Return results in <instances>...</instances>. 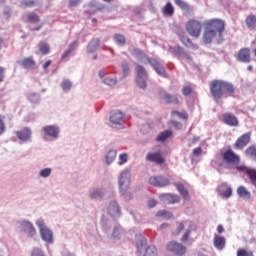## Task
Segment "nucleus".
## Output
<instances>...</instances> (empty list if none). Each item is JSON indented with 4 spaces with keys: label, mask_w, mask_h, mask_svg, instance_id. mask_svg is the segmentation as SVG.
Listing matches in <instances>:
<instances>
[{
    "label": "nucleus",
    "mask_w": 256,
    "mask_h": 256,
    "mask_svg": "<svg viewBox=\"0 0 256 256\" xmlns=\"http://www.w3.org/2000/svg\"><path fill=\"white\" fill-rule=\"evenodd\" d=\"M221 161L218 162V167L221 169H231L235 167L238 173H245L250 183L256 188V169L249 168L241 163V156L235 153L233 149L229 148L220 152Z\"/></svg>",
    "instance_id": "nucleus-1"
},
{
    "label": "nucleus",
    "mask_w": 256,
    "mask_h": 256,
    "mask_svg": "<svg viewBox=\"0 0 256 256\" xmlns=\"http://www.w3.org/2000/svg\"><path fill=\"white\" fill-rule=\"evenodd\" d=\"M203 42L206 45L213 43L215 37H222L225 31V22L221 19L213 18L204 23Z\"/></svg>",
    "instance_id": "nucleus-2"
},
{
    "label": "nucleus",
    "mask_w": 256,
    "mask_h": 256,
    "mask_svg": "<svg viewBox=\"0 0 256 256\" xmlns=\"http://www.w3.org/2000/svg\"><path fill=\"white\" fill-rule=\"evenodd\" d=\"M235 93V86L224 80H213L210 82V95L214 101H219L225 95H233Z\"/></svg>",
    "instance_id": "nucleus-3"
},
{
    "label": "nucleus",
    "mask_w": 256,
    "mask_h": 256,
    "mask_svg": "<svg viewBox=\"0 0 256 256\" xmlns=\"http://www.w3.org/2000/svg\"><path fill=\"white\" fill-rule=\"evenodd\" d=\"M185 29L191 37L199 39L201 37V31L203 30V24L199 20L190 19L186 22Z\"/></svg>",
    "instance_id": "nucleus-4"
},
{
    "label": "nucleus",
    "mask_w": 256,
    "mask_h": 256,
    "mask_svg": "<svg viewBox=\"0 0 256 256\" xmlns=\"http://www.w3.org/2000/svg\"><path fill=\"white\" fill-rule=\"evenodd\" d=\"M36 225L39 228L42 241H45V243L48 244L53 243V231L45 226V221L43 219H39L36 221Z\"/></svg>",
    "instance_id": "nucleus-5"
},
{
    "label": "nucleus",
    "mask_w": 256,
    "mask_h": 256,
    "mask_svg": "<svg viewBox=\"0 0 256 256\" xmlns=\"http://www.w3.org/2000/svg\"><path fill=\"white\" fill-rule=\"evenodd\" d=\"M136 71V84L140 89H145L147 87V70H145V67L141 65H136L135 68Z\"/></svg>",
    "instance_id": "nucleus-6"
},
{
    "label": "nucleus",
    "mask_w": 256,
    "mask_h": 256,
    "mask_svg": "<svg viewBox=\"0 0 256 256\" xmlns=\"http://www.w3.org/2000/svg\"><path fill=\"white\" fill-rule=\"evenodd\" d=\"M167 251H170V253H175V255L183 256L185 253H187V247H185L183 244L175 241H170L166 245Z\"/></svg>",
    "instance_id": "nucleus-7"
},
{
    "label": "nucleus",
    "mask_w": 256,
    "mask_h": 256,
    "mask_svg": "<svg viewBox=\"0 0 256 256\" xmlns=\"http://www.w3.org/2000/svg\"><path fill=\"white\" fill-rule=\"evenodd\" d=\"M147 62L149 63V65H151L154 71H156L157 75L165 78L169 77L167 71H165V67L162 65L161 62H159V60L155 58H147Z\"/></svg>",
    "instance_id": "nucleus-8"
},
{
    "label": "nucleus",
    "mask_w": 256,
    "mask_h": 256,
    "mask_svg": "<svg viewBox=\"0 0 256 256\" xmlns=\"http://www.w3.org/2000/svg\"><path fill=\"white\" fill-rule=\"evenodd\" d=\"M130 183H131V175L129 174V172L127 171L122 172L119 177V187H120L121 193H125V191L129 189Z\"/></svg>",
    "instance_id": "nucleus-9"
},
{
    "label": "nucleus",
    "mask_w": 256,
    "mask_h": 256,
    "mask_svg": "<svg viewBox=\"0 0 256 256\" xmlns=\"http://www.w3.org/2000/svg\"><path fill=\"white\" fill-rule=\"evenodd\" d=\"M248 143H251V132L245 133L238 137L234 143V148L244 149V147H247Z\"/></svg>",
    "instance_id": "nucleus-10"
},
{
    "label": "nucleus",
    "mask_w": 256,
    "mask_h": 256,
    "mask_svg": "<svg viewBox=\"0 0 256 256\" xmlns=\"http://www.w3.org/2000/svg\"><path fill=\"white\" fill-rule=\"evenodd\" d=\"M20 229L26 233L28 237H35V235H37V230H35V227H33V224L29 221H22L20 223Z\"/></svg>",
    "instance_id": "nucleus-11"
},
{
    "label": "nucleus",
    "mask_w": 256,
    "mask_h": 256,
    "mask_svg": "<svg viewBox=\"0 0 256 256\" xmlns=\"http://www.w3.org/2000/svg\"><path fill=\"white\" fill-rule=\"evenodd\" d=\"M149 183L154 187H167L169 185V179L163 176H152L149 178Z\"/></svg>",
    "instance_id": "nucleus-12"
},
{
    "label": "nucleus",
    "mask_w": 256,
    "mask_h": 256,
    "mask_svg": "<svg viewBox=\"0 0 256 256\" xmlns=\"http://www.w3.org/2000/svg\"><path fill=\"white\" fill-rule=\"evenodd\" d=\"M222 121L225 125H229V127H237L239 125L237 117L229 112L222 114Z\"/></svg>",
    "instance_id": "nucleus-13"
},
{
    "label": "nucleus",
    "mask_w": 256,
    "mask_h": 256,
    "mask_svg": "<svg viewBox=\"0 0 256 256\" xmlns=\"http://www.w3.org/2000/svg\"><path fill=\"white\" fill-rule=\"evenodd\" d=\"M146 160L151 163H157V165H163L165 163V158L159 152H150L146 155Z\"/></svg>",
    "instance_id": "nucleus-14"
},
{
    "label": "nucleus",
    "mask_w": 256,
    "mask_h": 256,
    "mask_svg": "<svg viewBox=\"0 0 256 256\" xmlns=\"http://www.w3.org/2000/svg\"><path fill=\"white\" fill-rule=\"evenodd\" d=\"M238 60L242 63H250L251 62V50L249 48H242L238 52Z\"/></svg>",
    "instance_id": "nucleus-15"
},
{
    "label": "nucleus",
    "mask_w": 256,
    "mask_h": 256,
    "mask_svg": "<svg viewBox=\"0 0 256 256\" xmlns=\"http://www.w3.org/2000/svg\"><path fill=\"white\" fill-rule=\"evenodd\" d=\"M31 128L29 127H24L22 130L20 131H16V137L20 140V141H29V139H31Z\"/></svg>",
    "instance_id": "nucleus-16"
},
{
    "label": "nucleus",
    "mask_w": 256,
    "mask_h": 256,
    "mask_svg": "<svg viewBox=\"0 0 256 256\" xmlns=\"http://www.w3.org/2000/svg\"><path fill=\"white\" fill-rule=\"evenodd\" d=\"M161 199L164 203H168V205H175V203H179V201H181V197L177 194H163Z\"/></svg>",
    "instance_id": "nucleus-17"
},
{
    "label": "nucleus",
    "mask_w": 256,
    "mask_h": 256,
    "mask_svg": "<svg viewBox=\"0 0 256 256\" xmlns=\"http://www.w3.org/2000/svg\"><path fill=\"white\" fill-rule=\"evenodd\" d=\"M124 115L121 111H113L110 115V123L112 125H121L123 123Z\"/></svg>",
    "instance_id": "nucleus-18"
},
{
    "label": "nucleus",
    "mask_w": 256,
    "mask_h": 256,
    "mask_svg": "<svg viewBox=\"0 0 256 256\" xmlns=\"http://www.w3.org/2000/svg\"><path fill=\"white\" fill-rule=\"evenodd\" d=\"M18 63L24 69H33V67H35V65H37V62H35V59H33V57H26Z\"/></svg>",
    "instance_id": "nucleus-19"
},
{
    "label": "nucleus",
    "mask_w": 256,
    "mask_h": 256,
    "mask_svg": "<svg viewBox=\"0 0 256 256\" xmlns=\"http://www.w3.org/2000/svg\"><path fill=\"white\" fill-rule=\"evenodd\" d=\"M108 213L112 215V217H119L121 215V208L116 201H112L108 207Z\"/></svg>",
    "instance_id": "nucleus-20"
},
{
    "label": "nucleus",
    "mask_w": 256,
    "mask_h": 256,
    "mask_svg": "<svg viewBox=\"0 0 256 256\" xmlns=\"http://www.w3.org/2000/svg\"><path fill=\"white\" fill-rule=\"evenodd\" d=\"M213 243H214V247L218 249V251H223V249H225V243H226L225 237L220 235H215Z\"/></svg>",
    "instance_id": "nucleus-21"
},
{
    "label": "nucleus",
    "mask_w": 256,
    "mask_h": 256,
    "mask_svg": "<svg viewBox=\"0 0 256 256\" xmlns=\"http://www.w3.org/2000/svg\"><path fill=\"white\" fill-rule=\"evenodd\" d=\"M43 131L45 135L52 137V139H57V137H59V130H57L55 126H45Z\"/></svg>",
    "instance_id": "nucleus-22"
},
{
    "label": "nucleus",
    "mask_w": 256,
    "mask_h": 256,
    "mask_svg": "<svg viewBox=\"0 0 256 256\" xmlns=\"http://www.w3.org/2000/svg\"><path fill=\"white\" fill-rule=\"evenodd\" d=\"M163 101H164V103H166L167 105H171V103H173V105H179V104L181 103V102L179 101V98H177V96L171 95V94H169V93H164Z\"/></svg>",
    "instance_id": "nucleus-23"
},
{
    "label": "nucleus",
    "mask_w": 256,
    "mask_h": 256,
    "mask_svg": "<svg viewBox=\"0 0 256 256\" xmlns=\"http://www.w3.org/2000/svg\"><path fill=\"white\" fill-rule=\"evenodd\" d=\"M101 45V40L99 38H94L90 41L87 47L88 53H95L97 49H99V46Z\"/></svg>",
    "instance_id": "nucleus-24"
},
{
    "label": "nucleus",
    "mask_w": 256,
    "mask_h": 256,
    "mask_svg": "<svg viewBox=\"0 0 256 256\" xmlns=\"http://www.w3.org/2000/svg\"><path fill=\"white\" fill-rule=\"evenodd\" d=\"M177 191L180 193V195H182L183 199H185L186 201H189L190 197H189V191L185 189V186L181 183H174Z\"/></svg>",
    "instance_id": "nucleus-25"
},
{
    "label": "nucleus",
    "mask_w": 256,
    "mask_h": 256,
    "mask_svg": "<svg viewBox=\"0 0 256 256\" xmlns=\"http://www.w3.org/2000/svg\"><path fill=\"white\" fill-rule=\"evenodd\" d=\"M246 26L251 30L256 29V16L254 14H250L245 19Z\"/></svg>",
    "instance_id": "nucleus-26"
},
{
    "label": "nucleus",
    "mask_w": 256,
    "mask_h": 256,
    "mask_svg": "<svg viewBox=\"0 0 256 256\" xmlns=\"http://www.w3.org/2000/svg\"><path fill=\"white\" fill-rule=\"evenodd\" d=\"M237 195L242 199H251V192L245 186H239L237 188Z\"/></svg>",
    "instance_id": "nucleus-27"
},
{
    "label": "nucleus",
    "mask_w": 256,
    "mask_h": 256,
    "mask_svg": "<svg viewBox=\"0 0 256 256\" xmlns=\"http://www.w3.org/2000/svg\"><path fill=\"white\" fill-rule=\"evenodd\" d=\"M180 41L185 47H191L192 49H198L199 47L197 44H193L191 41V38L185 36V35H180Z\"/></svg>",
    "instance_id": "nucleus-28"
},
{
    "label": "nucleus",
    "mask_w": 256,
    "mask_h": 256,
    "mask_svg": "<svg viewBox=\"0 0 256 256\" xmlns=\"http://www.w3.org/2000/svg\"><path fill=\"white\" fill-rule=\"evenodd\" d=\"M85 7L86 10L84 13H86V15H95L97 13V4L95 1H91Z\"/></svg>",
    "instance_id": "nucleus-29"
},
{
    "label": "nucleus",
    "mask_w": 256,
    "mask_h": 256,
    "mask_svg": "<svg viewBox=\"0 0 256 256\" xmlns=\"http://www.w3.org/2000/svg\"><path fill=\"white\" fill-rule=\"evenodd\" d=\"M162 13L164 15H167V17H173V14L175 13V8H173V4L171 2H168L162 9Z\"/></svg>",
    "instance_id": "nucleus-30"
},
{
    "label": "nucleus",
    "mask_w": 256,
    "mask_h": 256,
    "mask_svg": "<svg viewBox=\"0 0 256 256\" xmlns=\"http://www.w3.org/2000/svg\"><path fill=\"white\" fill-rule=\"evenodd\" d=\"M179 117V119H182L183 121H187L189 119V114H187V111L182 110V111H177V110H172L171 111V117Z\"/></svg>",
    "instance_id": "nucleus-31"
},
{
    "label": "nucleus",
    "mask_w": 256,
    "mask_h": 256,
    "mask_svg": "<svg viewBox=\"0 0 256 256\" xmlns=\"http://www.w3.org/2000/svg\"><path fill=\"white\" fill-rule=\"evenodd\" d=\"M38 47L42 55H49V53H51V48H49V44L45 42H40Z\"/></svg>",
    "instance_id": "nucleus-32"
},
{
    "label": "nucleus",
    "mask_w": 256,
    "mask_h": 256,
    "mask_svg": "<svg viewBox=\"0 0 256 256\" xmlns=\"http://www.w3.org/2000/svg\"><path fill=\"white\" fill-rule=\"evenodd\" d=\"M26 19L28 23H39V21L41 20L39 18V15H37L34 12H30L26 15Z\"/></svg>",
    "instance_id": "nucleus-33"
},
{
    "label": "nucleus",
    "mask_w": 256,
    "mask_h": 256,
    "mask_svg": "<svg viewBox=\"0 0 256 256\" xmlns=\"http://www.w3.org/2000/svg\"><path fill=\"white\" fill-rule=\"evenodd\" d=\"M116 157H117V151L116 150H109L106 154V163H108V165L110 163H113V161H115Z\"/></svg>",
    "instance_id": "nucleus-34"
},
{
    "label": "nucleus",
    "mask_w": 256,
    "mask_h": 256,
    "mask_svg": "<svg viewBox=\"0 0 256 256\" xmlns=\"http://www.w3.org/2000/svg\"><path fill=\"white\" fill-rule=\"evenodd\" d=\"M172 135L173 132L171 130H166L158 135L157 141H167Z\"/></svg>",
    "instance_id": "nucleus-35"
},
{
    "label": "nucleus",
    "mask_w": 256,
    "mask_h": 256,
    "mask_svg": "<svg viewBox=\"0 0 256 256\" xmlns=\"http://www.w3.org/2000/svg\"><path fill=\"white\" fill-rule=\"evenodd\" d=\"M222 187H226V190L220 193L221 197H223L224 199H229V197L233 195V189H231V187H227V184L225 183L222 184Z\"/></svg>",
    "instance_id": "nucleus-36"
},
{
    "label": "nucleus",
    "mask_w": 256,
    "mask_h": 256,
    "mask_svg": "<svg viewBox=\"0 0 256 256\" xmlns=\"http://www.w3.org/2000/svg\"><path fill=\"white\" fill-rule=\"evenodd\" d=\"M245 155L247 157H251L252 159H256V147L252 145L246 148Z\"/></svg>",
    "instance_id": "nucleus-37"
},
{
    "label": "nucleus",
    "mask_w": 256,
    "mask_h": 256,
    "mask_svg": "<svg viewBox=\"0 0 256 256\" xmlns=\"http://www.w3.org/2000/svg\"><path fill=\"white\" fill-rule=\"evenodd\" d=\"M114 41L115 43H117V45H121V46L125 45L126 43V39L122 34H115Z\"/></svg>",
    "instance_id": "nucleus-38"
},
{
    "label": "nucleus",
    "mask_w": 256,
    "mask_h": 256,
    "mask_svg": "<svg viewBox=\"0 0 256 256\" xmlns=\"http://www.w3.org/2000/svg\"><path fill=\"white\" fill-rule=\"evenodd\" d=\"M20 7L23 9L35 7V1L33 0H24L20 2Z\"/></svg>",
    "instance_id": "nucleus-39"
},
{
    "label": "nucleus",
    "mask_w": 256,
    "mask_h": 256,
    "mask_svg": "<svg viewBox=\"0 0 256 256\" xmlns=\"http://www.w3.org/2000/svg\"><path fill=\"white\" fill-rule=\"evenodd\" d=\"M237 256H253V251H248L245 248L238 249L236 252Z\"/></svg>",
    "instance_id": "nucleus-40"
},
{
    "label": "nucleus",
    "mask_w": 256,
    "mask_h": 256,
    "mask_svg": "<svg viewBox=\"0 0 256 256\" xmlns=\"http://www.w3.org/2000/svg\"><path fill=\"white\" fill-rule=\"evenodd\" d=\"M174 3L180 7V9L189 11V4L185 3L183 0H174Z\"/></svg>",
    "instance_id": "nucleus-41"
},
{
    "label": "nucleus",
    "mask_w": 256,
    "mask_h": 256,
    "mask_svg": "<svg viewBox=\"0 0 256 256\" xmlns=\"http://www.w3.org/2000/svg\"><path fill=\"white\" fill-rule=\"evenodd\" d=\"M144 256H157V248L155 246L148 247Z\"/></svg>",
    "instance_id": "nucleus-42"
},
{
    "label": "nucleus",
    "mask_w": 256,
    "mask_h": 256,
    "mask_svg": "<svg viewBox=\"0 0 256 256\" xmlns=\"http://www.w3.org/2000/svg\"><path fill=\"white\" fill-rule=\"evenodd\" d=\"M170 49L172 53H175L176 55H183L185 53V50L181 46H175Z\"/></svg>",
    "instance_id": "nucleus-43"
},
{
    "label": "nucleus",
    "mask_w": 256,
    "mask_h": 256,
    "mask_svg": "<svg viewBox=\"0 0 256 256\" xmlns=\"http://www.w3.org/2000/svg\"><path fill=\"white\" fill-rule=\"evenodd\" d=\"M5 117L0 114V135H3L5 133Z\"/></svg>",
    "instance_id": "nucleus-44"
},
{
    "label": "nucleus",
    "mask_w": 256,
    "mask_h": 256,
    "mask_svg": "<svg viewBox=\"0 0 256 256\" xmlns=\"http://www.w3.org/2000/svg\"><path fill=\"white\" fill-rule=\"evenodd\" d=\"M191 93H193V88H191L190 86H183L182 95H184V97L191 95Z\"/></svg>",
    "instance_id": "nucleus-45"
},
{
    "label": "nucleus",
    "mask_w": 256,
    "mask_h": 256,
    "mask_svg": "<svg viewBox=\"0 0 256 256\" xmlns=\"http://www.w3.org/2000/svg\"><path fill=\"white\" fill-rule=\"evenodd\" d=\"M91 199H99V197H103V192L100 190H94L93 192L90 193Z\"/></svg>",
    "instance_id": "nucleus-46"
},
{
    "label": "nucleus",
    "mask_w": 256,
    "mask_h": 256,
    "mask_svg": "<svg viewBox=\"0 0 256 256\" xmlns=\"http://www.w3.org/2000/svg\"><path fill=\"white\" fill-rule=\"evenodd\" d=\"M156 215L157 217H166V218L173 217V214L169 213L167 210L158 211Z\"/></svg>",
    "instance_id": "nucleus-47"
},
{
    "label": "nucleus",
    "mask_w": 256,
    "mask_h": 256,
    "mask_svg": "<svg viewBox=\"0 0 256 256\" xmlns=\"http://www.w3.org/2000/svg\"><path fill=\"white\" fill-rule=\"evenodd\" d=\"M121 67L123 69V77L129 75V64L127 62H122Z\"/></svg>",
    "instance_id": "nucleus-48"
},
{
    "label": "nucleus",
    "mask_w": 256,
    "mask_h": 256,
    "mask_svg": "<svg viewBox=\"0 0 256 256\" xmlns=\"http://www.w3.org/2000/svg\"><path fill=\"white\" fill-rule=\"evenodd\" d=\"M127 159H128L127 153L120 154L118 165H125V163H127Z\"/></svg>",
    "instance_id": "nucleus-49"
},
{
    "label": "nucleus",
    "mask_w": 256,
    "mask_h": 256,
    "mask_svg": "<svg viewBox=\"0 0 256 256\" xmlns=\"http://www.w3.org/2000/svg\"><path fill=\"white\" fill-rule=\"evenodd\" d=\"M61 87L64 91H69V89H71L72 87V84H71V81L69 80H64L61 84Z\"/></svg>",
    "instance_id": "nucleus-50"
},
{
    "label": "nucleus",
    "mask_w": 256,
    "mask_h": 256,
    "mask_svg": "<svg viewBox=\"0 0 256 256\" xmlns=\"http://www.w3.org/2000/svg\"><path fill=\"white\" fill-rule=\"evenodd\" d=\"M40 177H49L51 175V168H44L39 173Z\"/></svg>",
    "instance_id": "nucleus-51"
},
{
    "label": "nucleus",
    "mask_w": 256,
    "mask_h": 256,
    "mask_svg": "<svg viewBox=\"0 0 256 256\" xmlns=\"http://www.w3.org/2000/svg\"><path fill=\"white\" fill-rule=\"evenodd\" d=\"M104 83H105V85H108L109 87H112V85H116L117 84V79L105 78L104 79Z\"/></svg>",
    "instance_id": "nucleus-52"
},
{
    "label": "nucleus",
    "mask_w": 256,
    "mask_h": 256,
    "mask_svg": "<svg viewBox=\"0 0 256 256\" xmlns=\"http://www.w3.org/2000/svg\"><path fill=\"white\" fill-rule=\"evenodd\" d=\"M131 53L134 56H141V55H143V50H141L139 48H136V47H133L132 50H131Z\"/></svg>",
    "instance_id": "nucleus-53"
},
{
    "label": "nucleus",
    "mask_w": 256,
    "mask_h": 256,
    "mask_svg": "<svg viewBox=\"0 0 256 256\" xmlns=\"http://www.w3.org/2000/svg\"><path fill=\"white\" fill-rule=\"evenodd\" d=\"M170 125H172V127H174V129H182L183 125L181 124V122L172 120L170 121Z\"/></svg>",
    "instance_id": "nucleus-54"
},
{
    "label": "nucleus",
    "mask_w": 256,
    "mask_h": 256,
    "mask_svg": "<svg viewBox=\"0 0 256 256\" xmlns=\"http://www.w3.org/2000/svg\"><path fill=\"white\" fill-rule=\"evenodd\" d=\"M77 45H79V40H75L74 42L70 43L68 46L69 51H75L77 49Z\"/></svg>",
    "instance_id": "nucleus-55"
},
{
    "label": "nucleus",
    "mask_w": 256,
    "mask_h": 256,
    "mask_svg": "<svg viewBox=\"0 0 256 256\" xmlns=\"http://www.w3.org/2000/svg\"><path fill=\"white\" fill-rule=\"evenodd\" d=\"M202 153H203V148L201 147L194 148L192 151V155H194V157H199V155H201Z\"/></svg>",
    "instance_id": "nucleus-56"
},
{
    "label": "nucleus",
    "mask_w": 256,
    "mask_h": 256,
    "mask_svg": "<svg viewBox=\"0 0 256 256\" xmlns=\"http://www.w3.org/2000/svg\"><path fill=\"white\" fill-rule=\"evenodd\" d=\"M183 229H185V224H183V222H181L178 224L177 231L173 232L172 235H179V233H181V231H183Z\"/></svg>",
    "instance_id": "nucleus-57"
},
{
    "label": "nucleus",
    "mask_w": 256,
    "mask_h": 256,
    "mask_svg": "<svg viewBox=\"0 0 256 256\" xmlns=\"http://www.w3.org/2000/svg\"><path fill=\"white\" fill-rule=\"evenodd\" d=\"M190 235H191V230L186 231V232L184 233V235L182 236L181 241H182L183 243H185V241H187V240L189 239V236H190Z\"/></svg>",
    "instance_id": "nucleus-58"
},
{
    "label": "nucleus",
    "mask_w": 256,
    "mask_h": 256,
    "mask_svg": "<svg viewBox=\"0 0 256 256\" xmlns=\"http://www.w3.org/2000/svg\"><path fill=\"white\" fill-rule=\"evenodd\" d=\"M81 3V0H69V7H77Z\"/></svg>",
    "instance_id": "nucleus-59"
},
{
    "label": "nucleus",
    "mask_w": 256,
    "mask_h": 256,
    "mask_svg": "<svg viewBox=\"0 0 256 256\" xmlns=\"http://www.w3.org/2000/svg\"><path fill=\"white\" fill-rule=\"evenodd\" d=\"M157 206V201H155V199H150L148 201V207L149 209H153V207H156Z\"/></svg>",
    "instance_id": "nucleus-60"
},
{
    "label": "nucleus",
    "mask_w": 256,
    "mask_h": 256,
    "mask_svg": "<svg viewBox=\"0 0 256 256\" xmlns=\"http://www.w3.org/2000/svg\"><path fill=\"white\" fill-rule=\"evenodd\" d=\"M3 79H5V68L0 67V83H3Z\"/></svg>",
    "instance_id": "nucleus-61"
},
{
    "label": "nucleus",
    "mask_w": 256,
    "mask_h": 256,
    "mask_svg": "<svg viewBox=\"0 0 256 256\" xmlns=\"http://www.w3.org/2000/svg\"><path fill=\"white\" fill-rule=\"evenodd\" d=\"M71 53H73L71 50L67 49L63 54H62V59H67V57H69V55H71Z\"/></svg>",
    "instance_id": "nucleus-62"
},
{
    "label": "nucleus",
    "mask_w": 256,
    "mask_h": 256,
    "mask_svg": "<svg viewBox=\"0 0 256 256\" xmlns=\"http://www.w3.org/2000/svg\"><path fill=\"white\" fill-rule=\"evenodd\" d=\"M50 66H51V60H48V61H46V62L44 63L43 69H44L45 71H47V69H49Z\"/></svg>",
    "instance_id": "nucleus-63"
},
{
    "label": "nucleus",
    "mask_w": 256,
    "mask_h": 256,
    "mask_svg": "<svg viewBox=\"0 0 256 256\" xmlns=\"http://www.w3.org/2000/svg\"><path fill=\"white\" fill-rule=\"evenodd\" d=\"M217 231H218V233H223L225 231V229L223 228V225H218Z\"/></svg>",
    "instance_id": "nucleus-64"
}]
</instances>
